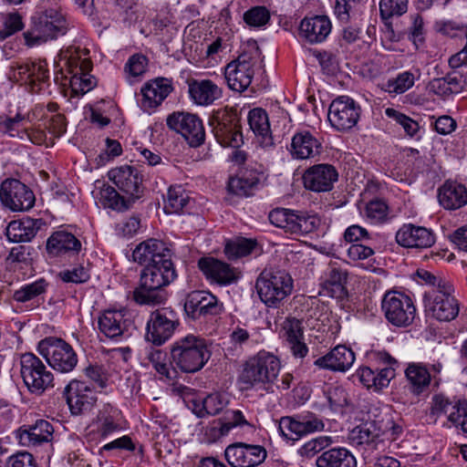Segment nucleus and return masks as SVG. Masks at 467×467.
I'll list each match as a JSON object with an SVG mask.
<instances>
[{
    "label": "nucleus",
    "mask_w": 467,
    "mask_h": 467,
    "mask_svg": "<svg viewBox=\"0 0 467 467\" xmlns=\"http://www.w3.org/2000/svg\"><path fill=\"white\" fill-rule=\"evenodd\" d=\"M59 0H40L39 11L31 17L30 27L24 33L29 47L40 45L67 34L69 24L61 12Z\"/></svg>",
    "instance_id": "1"
},
{
    "label": "nucleus",
    "mask_w": 467,
    "mask_h": 467,
    "mask_svg": "<svg viewBox=\"0 0 467 467\" xmlns=\"http://www.w3.org/2000/svg\"><path fill=\"white\" fill-rule=\"evenodd\" d=\"M177 277L171 258L146 265L140 272V285L133 291V299L140 305H159L166 299L163 287Z\"/></svg>",
    "instance_id": "2"
},
{
    "label": "nucleus",
    "mask_w": 467,
    "mask_h": 467,
    "mask_svg": "<svg viewBox=\"0 0 467 467\" xmlns=\"http://www.w3.org/2000/svg\"><path fill=\"white\" fill-rule=\"evenodd\" d=\"M280 361L273 354L260 351L248 358L239 376V381L245 389H262L267 393L274 392V382L280 371Z\"/></svg>",
    "instance_id": "3"
},
{
    "label": "nucleus",
    "mask_w": 467,
    "mask_h": 467,
    "mask_svg": "<svg viewBox=\"0 0 467 467\" xmlns=\"http://www.w3.org/2000/svg\"><path fill=\"white\" fill-rule=\"evenodd\" d=\"M210 358L206 340L192 334L177 339L171 347V365L183 373L201 370Z\"/></svg>",
    "instance_id": "4"
},
{
    "label": "nucleus",
    "mask_w": 467,
    "mask_h": 467,
    "mask_svg": "<svg viewBox=\"0 0 467 467\" xmlns=\"http://www.w3.org/2000/svg\"><path fill=\"white\" fill-rule=\"evenodd\" d=\"M293 278L281 269H265L255 281L260 300L272 308L280 307L293 291Z\"/></svg>",
    "instance_id": "5"
},
{
    "label": "nucleus",
    "mask_w": 467,
    "mask_h": 467,
    "mask_svg": "<svg viewBox=\"0 0 467 467\" xmlns=\"http://www.w3.org/2000/svg\"><path fill=\"white\" fill-rule=\"evenodd\" d=\"M261 52L256 44L244 50L237 59L230 62L225 67V78L228 87L237 92L244 91L252 83L254 66L260 59Z\"/></svg>",
    "instance_id": "6"
},
{
    "label": "nucleus",
    "mask_w": 467,
    "mask_h": 467,
    "mask_svg": "<svg viewBox=\"0 0 467 467\" xmlns=\"http://www.w3.org/2000/svg\"><path fill=\"white\" fill-rule=\"evenodd\" d=\"M37 350L48 365L61 373L72 371L78 364V355L72 346L58 337H46L38 343Z\"/></svg>",
    "instance_id": "7"
},
{
    "label": "nucleus",
    "mask_w": 467,
    "mask_h": 467,
    "mask_svg": "<svg viewBox=\"0 0 467 467\" xmlns=\"http://www.w3.org/2000/svg\"><path fill=\"white\" fill-rule=\"evenodd\" d=\"M269 221L285 233L306 235L318 230L321 219L317 214H308L290 209L276 208L270 212Z\"/></svg>",
    "instance_id": "8"
},
{
    "label": "nucleus",
    "mask_w": 467,
    "mask_h": 467,
    "mask_svg": "<svg viewBox=\"0 0 467 467\" xmlns=\"http://www.w3.org/2000/svg\"><path fill=\"white\" fill-rule=\"evenodd\" d=\"M20 375L26 387L32 394L41 395L54 386L53 373L33 353L21 355Z\"/></svg>",
    "instance_id": "9"
},
{
    "label": "nucleus",
    "mask_w": 467,
    "mask_h": 467,
    "mask_svg": "<svg viewBox=\"0 0 467 467\" xmlns=\"http://www.w3.org/2000/svg\"><path fill=\"white\" fill-rule=\"evenodd\" d=\"M381 310L387 321L398 327L410 326L416 317V306L411 297L396 290L385 293L381 300Z\"/></svg>",
    "instance_id": "10"
},
{
    "label": "nucleus",
    "mask_w": 467,
    "mask_h": 467,
    "mask_svg": "<svg viewBox=\"0 0 467 467\" xmlns=\"http://www.w3.org/2000/svg\"><path fill=\"white\" fill-rule=\"evenodd\" d=\"M453 292L451 283H442L439 285V293L425 294L426 309L435 319L448 322L459 315L460 306Z\"/></svg>",
    "instance_id": "11"
},
{
    "label": "nucleus",
    "mask_w": 467,
    "mask_h": 467,
    "mask_svg": "<svg viewBox=\"0 0 467 467\" xmlns=\"http://www.w3.org/2000/svg\"><path fill=\"white\" fill-rule=\"evenodd\" d=\"M179 325L178 315L173 309H156L147 321L145 338L155 346H161L173 335Z\"/></svg>",
    "instance_id": "12"
},
{
    "label": "nucleus",
    "mask_w": 467,
    "mask_h": 467,
    "mask_svg": "<svg viewBox=\"0 0 467 467\" xmlns=\"http://www.w3.org/2000/svg\"><path fill=\"white\" fill-rule=\"evenodd\" d=\"M216 140L223 147L238 148L243 142L236 115L226 109L213 112L209 120Z\"/></svg>",
    "instance_id": "13"
},
{
    "label": "nucleus",
    "mask_w": 467,
    "mask_h": 467,
    "mask_svg": "<svg viewBox=\"0 0 467 467\" xmlns=\"http://www.w3.org/2000/svg\"><path fill=\"white\" fill-rule=\"evenodd\" d=\"M99 333L104 337L123 341L132 336L135 330L133 320L125 310L108 309L98 318Z\"/></svg>",
    "instance_id": "14"
},
{
    "label": "nucleus",
    "mask_w": 467,
    "mask_h": 467,
    "mask_svg": "<svg viewBox=\"0 0 467 467\" xmlns=\"http://www.w3.org/2000/svg\"><path fill=\"white\" fill-rule=\"evenodd\" d=\"M359 105L348 96H339L330 104L327 119L338 131H347L355 127L360 118Z\"/></svg>",
    "instance_id": "15"
},
{
    "label": "nucleus",
    "mask_w": 467,
    "mask_h": 467,
    "mask_svg": "<svg viewBox=\"0 0 467 467\" xmlns=\"http://www.w3.org/2000/svg\"><path fill=\"white\" fill-rule=\"evenodd\" d=\"M0 201L12 212H22L31 209L35 203V196L20 181L7 178L0 186Z\"/></svg>",
    "instance_id": "16"
},
{
    "label": "nucleus",
    "mask_w": 467,
    "mask_h": 467,
    "mask_svg": "<svg viewBox=\"0 0 467 467\" xmlns=\"http://www.w3.org/2000/svg\"><path fill=\"white\" fill-rule=\"evenodd\" d=\"M167 125L182 134L191 147H198L204 141L202 121L195 114L174 112L167 118Z\"/></svg>",
    "instance_id": "17"
},
{
    "label": "nucleus",
    "mask_w": 467,
    "mask_h": 467,
    "mask_svg": "<svg viewBox=\"0 0 467 467\" xmlns=\"http://www.w3.org/2000/svg\"><path fill=\"white\" fill-rule=\"evenodd\" d=\"M225 459L233 467H254L266 458V451L261 445L236 442L227 446Z\"/></svg>",
    "instance_id": "18"
},
{
    "label": "nucleus",
    "mask_w": 467,
    "mask_h": 467,
    "mask_svg": "<svg viewBox=\"0 0 467 467\" xmlns=\"http://www.w3.org/2000/svg\"><path fill=\"white\" fill-rule=\"evenodd\" d=\"M109 178L119 191L128 195L132 203L141 197L142 175L135 167L124 165L112 169L109 171Z\"/></svg>",
    "instance_id": "19"
},
{
    "label": "nucleus",
    "mask_w": 467,
    "mask_h": 467,
    "mask_svg": "<svg viewBox=\"0 0 467 467\" xmlns=\"http://www.w3.org/2000/svg\"><path fill=\"white\" fill-rule=\"evenodd\" d=\"M64 395L70 411L75 415L90 410L97 401L94 390L86 382L79 380H71Z\"/></svg>",
    "instance_id": "20"
},
{
    "label": "nucleus",
    "mask_w": 467,
    "mask_h": 467,
    "mask_svg": "<svg viewBox=\"0 0 467 467\" xmlns=\"http://www.w3.org/2000/svg\"><path fill=\"white\" fill-rule=\"evenodd\" d=\"M337 179V169L328 163L316 164L308 168L303 175L305 187L316 192L331 191Z\"/></svg>",
    "instance_id": "21"
},
{
    "label": "nucleus",
    "mask_w": 467,
    "mask_h": 467,
    "mask_svg": "<svg viewBox=\"0 0 467 467\" xmlns=\"http://www.w3.org/2000/svg\"><path fill=\"white\" fill-rule=\"evenodd\" d=\"M198 266L207 279L221 285L234 284L241 277L237 268L213 257L201 258Z\"/></svg>",
    "instance_id": "22"
},
{
    "label": "nucleus",
    "mask_w": 467,
    "mask_h": 467,
    "mask_svg": "<svg viewBox=\"0 0 467 467\" xmlns=\"http://www.w3.org/2000/svg\"><path fill=\"white\" fill-rule=\"evenodd\" d=\"M223 308L217 297L207 291H192L188 294L184 310L192 319H198L206 315H218Z\"/></svg>",
    "instance_id": "23"
},
{
    "label": "nucleus",
    "mask_w": 467,
    "mask_h": 467,
    "mask_svg": "<svg viewBox=\"0 0 467 467\" xmlns=\"http://www.w3.org/2000/svg\"><path fill=\"white\" fill-rule=\"evenodd\" d=\"M15 71L20 80L30 86L32 92L38 93L49 85V73L46 61H27L17 63Z\"/></svg>",
    "instance_id": "24"
},
{
    "label": "nucleus",
    "mask_w": 467,
    "mask_h": 467,
    "mask_svg": "<svg viewBox=\"0 0 467 467\" xmlns=\"http://www.w3.org/2000/svg\"><path fill=\"white\" fill-rule=\"evenodd\" d=\"M172 90V82L169 78H156L147 81L140 89V108L150 112L158 108Z\"/></svg>",
    "instance_id": "25"
},
{
    "label": "nucleus",
    "mask_w": 467,
    "mask_h": 467,
    "mask_svg": "<svg viewBox=\"0 0 467 467\" xmlns=\"http://www.w3.org/2000/svg\"><path fill=\"white\" fill-rule=\"evenodd\" d=\"M395 239L405 248H429L435 243V235L430 229L412 223L403 224L397 231Z\"/></svg>",
    "instance_id": "26"
},
{
    "label": "nucleus",
    "mask_w": 467,
    "mask_h": 467,
    "mask_svg": "<svg viewBox=\"0 0 467 467\" xmlns=\"http://www.w3.org/2000/svg\"><path fill=\"white\" fill-rule=\"evenodd\" d=\"M171 256L172 251L170 245L155 238L140 243L132 253L133 261L145 265L165 260L166 257L171 258Z\"/></svg>",
    "instance_id": "27"
},
{
    "label": "nucleus",
    "mask_w": 467,
    "mask_h": 467,
    "mask_svg": "<svg viewBox=\"0 0 467 467\" xmlns=\"http://www.w3.org/2000/svg\"><path fill=\"white\" fill-rule=\"evenodd\" d=\"M54 431L51 422L44 419H38L32 424L20 427L16 437L23 446H38L51 442Z\"/></svg>",
    "instance_id": "28"
},
{
    "label": "nucleus",
    "mask_w": 467,
    "mask_h": 467,
    "mask_svg": "<svg viewBox=\"0 0 467 467\" xmlns=\"http://www.w3.org/2000/svg\"><path fill=\"white\" fill-rule=\"evenodd\" d=\"M354 361L353 350L344 345H338L325 356L317 358L314 365L320 369L345 372L353 365Z\"/></svg>",
    "instance_id": "29"
},
{
    "label": "nucleus",
    "mask_w": 467,
    "mask_h": 467,
    "mask_svg": "<svg viewBox=\"0 0 467 467\" xmlns=\"http://www.w3.org/2000/svg\"><path fill=\"white\" fill-rule=\"evenodd\" d=\"M332 25L327 16L305 17L299 26V35L310 44H318L326 40L331 32Z\"/></svg>",
    "instance_id": "30"
},
{
    "label": "nucleus",
    "mask_w": 467,
    "mask_h": 467,
    "mask_svg": "<svg viewBox=\"0 0 467 467\" xmlns=\"http://www.w3.org/2000/svg\"><path fill=\"white\" fill-rule=\"evenodd\" d=\"M88 54L89 52L86 48L70 46L59 52L58 63L67 68L70 76L79 74L92 68V62Z\"/></svg>",
    "instance_id": "31"
},
{
    "label": "nucleus",
    "mask_w": 467,
    "mask_h": 467,
    "mask_svg": "<svg viewBox=\"0 0 467 467\" xmlns=\"http://www.w3.org/2000/svg\"><path fill=\"white\" fill-rule=\"evenodd\" d=\"M46 249L51 256L75 254L80 251L81 243L69 232L57 231L48 237Z\"/></svg>",
    "instance_id": "32"
},
{
    "label": "nucleus",
    "mask_w": 467,
    "mask_h": 467,
    "mask_svg": "<svg viewBox=\"0 0 467 467\" xmlns=\"http://www.w3.org/2000/svg\"><path fill=\"white\" fill-rule=\"evenodd\" d=\"M405 377L409 391L415 396L428 394L433 386L428 368L421 363H410L405 369Z\"/></svg>",
    "instance_id": "33"
},
{
    "label": "nucleus",
    "mask_w": 467,
    "mask_h": 467,
    "mask_svg": "<svg viewBox=\"0 0 467 467\" xmlns=\"http://www.w3.org/2000/svg\"><path fill=\"white\" fill-rule=\"evenodd\" d=\"M321 142L309 131L296 133L292 138L290 152L293 158L306 160L320 154Z\"/></svg>",
    "instance_id": "34"
},
{
    "label": "nucleus",
    "mask_w": 467,
    "mask_h": 467,
    "mask_svg": "<svg viewBox=\"0 0 467 467\" xmlns=\"http://www.w3.org/2000/svg\"><path fill=\"white\" fill-rule=\"evenodd\" d=\"M189 94L195 104L209 106L222 97V89L210 79H193L189 83Z\"/></svg>",
    "instance_id": "35"
},
{
    "label": "nucleus",
    "mask_w": 467,
    "mask_h": 467,
    "mask_svg": "<svg viewBox=\"0 0 467 467\" xmlns=\"http://www.w3.org/2000/svg\"><path fill=\"white\" fill-rule=\"evenodd\" d=\"M248 122L263 148L268 149L275 145L268 115L265 109L260 108L251 109L248 114Z\"/></svg>",
    "instance_id": "36"
},
{
    "label": "nucleus",
    "mask_w": 467,
    "mask_h": 467,
    "mask_svg": "<svg viewBox=\"0 0 467 467\" xmlns=\"http://www.w3.org/2000/svg\"><path fill=\"white\" fill-rule=\"evenodd\" d=\"M439 202L447 210H457L467 204V189L464 185L446 182L438 193Z\"/></svg>",
    "instance_id": "37"
},
{
    "label": "nucleus",
    "mask_w": 467,
    "mask_h": 467,
    "mask_svg": "<svg viewBox=\"0 0 467 467\" xmlns=\"http://www.w3.org/2000/svg\"><path fill=\"white\" fill-rule=\"evenodd\" d=\"M40 222L31 218L12 221L6 227L5 235L11 243L30 242L36 234Z\"/></svg>",
    "instance_id": "38"
},
{
    "label": "nucleus",
    "mask_w": 467,
    "mask_h": 467,
    "mask_svg": "<svg viewBox=\"0 0 467 467\" xmlns=\"http://www.w3.org/2000/svg\"><path fill=\"white\" fill-rule=\"evenodd\" d=\"M317 467H357L354 455L346 448L337 447L323 451L316 460Z\"/></svg>",
    "instance_id": "39"
},
{
    "label": "nucleus",
    "mask_w": 467,
    "mask_h": 467,
    "mask_svg": "<svg viewBox=\"0 0 467 467\" xmlns=\"http://www.w3.org/2000/svg\"><path fill=\"white\" fill-rule=\"evenodd\" d=\"M348 273L337 262H331L325 273L323 289L332 297L340 298L345 295Z\"/></svg>",
    "instance_id": "40"
},
{
    "label": "nucleus",
    "mask_w": 467,
    "mask_h": 467,
    "mask_svg": "<svg viewBox=\"0 0 467 467\" xmlns=\"http://www.w3.org/2000/svg\"><path fill=\"white\" fill-rule=\"evenodd\" d=\"M380 438V431L373 422H365L355 427L350 434L349 439L356 445H367L369 449H378V445L382 441Z\"/></svg>",
    "instance_id": "41"
},
{
    "label": "nucleus",
    "mask_w": 467,
    "mask_h": 467,
    "mask_svg": "<svg viewBox=\"0 0 467 467\" xmlns=\"http://www.w3.org/2000/svg\"><path fill=\"white\" fill-rule=\"evenodd\" d=\"M463 401H451L442 394H436L431 398L430 407V417L436 421L441 416H446L447 420L451 424L452 416L455 417L460 405Z\"/></svg>",
    "instance_id": "42"
},
{
    "label": "nucleus",
    "mask_w": 467,
    "mask_h": 467,
    "mask_svg": "<svg viewBox=\"0 0 467 467\" xmlns=\"http://www.w3.org/2000/svg\"><path fill=\"white\" fill-rule=\"evenodd\" d=\"M98 198L104 207L118 212L126 211L132 204V202L128 197H122L115 188L107 184H103L100 188Z\"/></svg>",
    "instance_id": "43"
},
{
    "label": "nucleus",
    "mask_w": 467,
    "mask_h": 467,
    "mask_svg": "<svg viewBox=\"0 0 467 467\" xmlns=\"http://www.w3.org/2000/svg\"><path fill=\"white\" fill-rule=\"evenodd\" d=\"M188 192L180 185L171 186L165 198L164 212L166 213H178L190 203Z\"/></svg>",
    "instance_id": "44"
},
{
    "label": "nucleus",
    "mask_w": 467,
    "mask_h": 467,
    "mask_svg": "<svg viewBox=\"0 0 467 467\" xmlns=\"http://www.w3.org/2000/svg\"><path fill=\"white\" fill-rule=\"evenodd\" d=\"M47 287V281L43 278H40L16 290L13 294V298L16 302L25 303L45 294Z\"/></svg>",
    "instance_id": "45"
},
{
    "label": "nucleus",
    "mask_w": 467,
    "mask_h": 467,
    "mask_svg": "<svg viewBox=\"0 0 467 467\" xmlns=\"http://www.w3.org/2000/svg\"><path fill=\"white\" fill-rule=\"evenodd\" d=\"M118 411L109 405L105 406L98 415L99 432L102 437L119 429Z\"/></svg>",
    "instance_id": "46"
},
{
    "label": "nucleus",
    "mask_w": 467,
    "mask_h": 467,
    "mask_svg": "<svg viewBox=\"0 0 467 467\" xmlns=\"http://www.w3.org/2000/svg\"><path fill=\"white\" fill-rule=\"evenodd\" d=\"M255 241L247 238H239L234 241H228L225 244L224 253L228 259L235 260L246 256L254 249Z\"/></svg>",
    "instance_id": "47"
},
{
    "label": "nucleus",
    "mask_w": 467,
    "mask_h": 467,
    "mask_svg": "<svg viewBox=\"0 0 467 467\" xmlns=\"http://www.w3.org/2000/svg\"><path fill=\"white\" fill-rule=\"evenodd\" d=\"M301 427L298 417H282L279 420L278 431L285 439L297 441L304 436Z\"/></svg>",
    "instance_id": "48"
},
{
    "label": "nucleus",
    "mask_w": 467,
    "mask_h": 467,
    "mask_svg": "<svg viewBox=\"0 0 467 467\" xmlns=\"http://www.w3.org/2000/svg\"><path fill=\"white\" fill-rule=\"evenodd\" d=\"M333 442L330 436H318L304 443L298 450L302 457L312 458L317 453L329 447Z\"/></svg>",
    "instance_id": "49"
},
{
    "label": "nucleus",
    "mask_w": 467,
    "mask_h": 467,
    "mask_svg": "<svg viewBox=\"0 0 467 467\" xmlns=\"http://www.w3.org/2000/svg\"><path fill=\"white\" fill-rule=\"evenodd\" d=\"M385 114L387 117L392 119L398 124H400L403 128L404 132L410 137H413L419 131L420 126L416 120L396 110L395 109H386Z\"/></svg>",
    "instance_id": "50"
},
{
    "label": "nucleus",
    "mask_w": 467,
    "mask_h": 467,
    "mask_svg": "<svg viewBox=\"0 0 467 467\" xmlns=\"http://www.w3.org/2000/svg\"><path fill=\"white\" fill-rule=\"evenodd\" d=\"M414 76L410 71H404L396 78L389 79L386 84V90L389 93L402 94L414 85Z\"/></svg>",
    "instance_id": "51"
},
{
    "label": "nucleus",
    "mask_w": 467,
    "mask_h": 467,
    "mask_svg": "<svg viewBox=\"0 0 467 467\" xmlns=\"http://www.w3.org/2000/svg\"><path fill=\"white\" fill-rule=\"evenodd\" d=\"M408 0H380L379 12L383 19L401 16L408 10Z\"/></svg>",
    "instance_id": "52"
},
{
    "label": "nucleus",
    "mask_w": 467,
    "mask_h": 467,
    "mask_svg": "<svg viewBox=\"0 0 467 467\" xmlns=\"http://www.w3.org/2000/svg\"><path fill=\"white\" fill-rule=\"evenodd\" d=\"M24 117L16 114L14 118L5 117L0 119V131L8 134L10 137H17L24 140L21 130H26L23 126Z\"/></svg>",
    "instance_id": "53"
},
{
    "label": "nucleus",
    "mask_w": 467,
    "mask_h": 467,
    "mask_svg": "<svg viewBox=\"0 0 467 467\" xmlns=\"http://www.w3.org/2000/svg\"><path fill=\"white\" fill-rule=\"evenodd\" d=\"M90 70L70 76V86L75 93L85 94L96 86V79L89 75Z\"/></svg>",
    "instance_id": "54"
},
{
    "label": "nucleus",
    "mask_w": 467,
    "mask_h": 467,
    "mask_svg": "<svg viewBox=\"0 0 467 467\" xmlns=\"http://www.w3.org/2000/svg\"><path fill=\"white\" fill-rule=\"evenodd\" d=\"M270 19V13L265 6H254L244 14V22L254 27L264 26Z\"/></svg>",
    "instance_id": "55"
},
{
    "label": "nucleus",
    "mask_w": 467,
    "mask_h": 467,
    "mask_svg": "<svg viewBox=\"0 0 467 467\" xmlns=\"http://www.w3.org/2000/svg\"><path fill=\"white\" fill-rule=\"evenodd\" d=\"M396 376L395 368L391 366H387L381 368H377L374 371L372 382H370L369 389L379 391L389 385L391 379Z\"/></svg>",
    "instance_id": "56"
},
{
    "label": "nucleus",
    "mask_w": 467,
    "mask_h": 467,
    "mask_svg": "<svg viewBox=\"0 0 467 467\" xmlns=\"http://www.w3.org/2000/svg\"><path fill=\"white\" fill-rule=\"evenodd\" d=\"M260 187L255 186L253 182L244 179L243 176L231 178L228 182V189L231 192L239 196H251Z\"/></svg>",
    "instance_id": "57"
},
{
    "label": "nucleus",
    "mask_w": 467,
    "mask_h": 467,
    "mask_svg": "<svg viewBox=\"0 0 467 467\" xmlns=\"http://www.w3.org/2000/svg\"><path fill=\"white\" fill-rule=\"evenodd\" d=\"M389 207L384 200L374 199L366 205L365 213L374 223H381L386 220Z\"/></svg>",
    "instance_id": "58"
},
{
    "label": "nucleus",
    "mask_w": 467,
    "mask_h": 467,
    "mask_svg": "<svg viewBox=\"0 0 467 467\" xmlns=\"http://www.w3.org/2000/svg\"><path fill=\"white\" fill-rule=\"evenodd\" d=\"M329 406L333 410L342 408L348 404V393L339 385H331L325 391Z\"/></svg>",
    "instance_id": "59"
},
{
    "label": "nucleus",
    "mask_w": 467,
    "mask_h": 467,
    "mask_svg": "<svg viewBox=\"0 0 467 467\" xmlns=\"http://www.w3.org/2000/svg\"><path fill=\"white\" fill-rule=\"evenodd\" d=\"M203 399L207 415L219 414L229 402L227 396L219 392L209 394Z\"/></svg>",
    "instance_id": "60"
},
{
    "label": "nucleus",
    "mask_w": 467,
    "mask_h": 467,
    "mask_svg": "<svg viewBox=\"0 0 467 467\" xmlns=\"http://www.w3.org/2000/svg\"><path fill=\"white\" fill-rule=\"evenodd\" d=\"M4 28L0 30V39L4 40L24 27L22 16L18 13H9L5 16Z\"/></svg>",
    "instance_id": "61"
},
{
    "label": "nucleus",
    "mask_w": 467,
    "mask_h": 467,
    "mask_svg": "<svg viewBox=\"0 0 467 467\" xmlns=\"http://www.w3.org/2000/svg\"><path fill=\"white\" fill-rule=\"evenodd\" d=\"M241 176L253 182L255 186L260 187L265 181V169L262 164L250 162L246 164L240 171Z\"/></svg>",
    "instance_id": "62"
},
{
    "label": "nucleus",
    "mask_w": 467,
    "mask_h": 467,
    "mask_svg": "<svg viewBox=\"0 0 467 467\" xmlns=\"http://www.w3.org/2000/svg\"><path fill=\"white\" fill-rule=\"evenodd\" d=\"M59 276L64 282L75 284L85 283L90 277L88 270L82 265L64 270L59 273Z\"/></svg>",
    "instance_id": "63"
},
{
    "label": "nucleus",
    "mask_w": 467,
    "mask_h": 467,
    "mask_svg": "<svg viewBox=\"0 0 467 467\" xmlns=\"http://www.w3.org/2000/svg\"><path fill=\"white\" fill-rule=\"evenodd\" d=\"M148 65V59L145 56L135 54L131 56L125 65V71L131 77L141 76L145 71Z\"/></svg>",
    "instance_id": "64"
}]
</instances>
